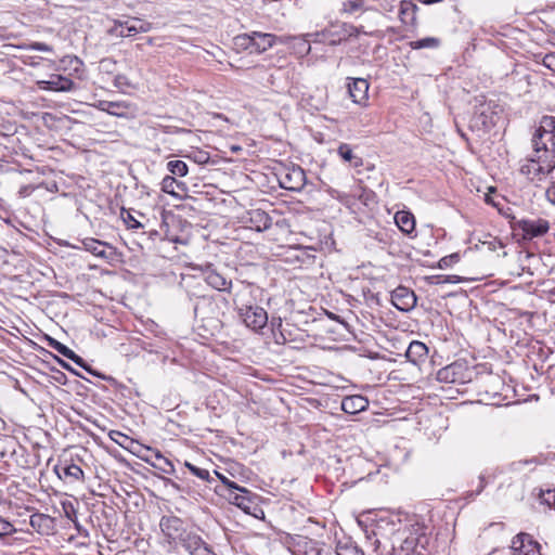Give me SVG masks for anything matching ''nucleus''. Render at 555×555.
<instances>
[{
    "instance_id": "nucleus-31",
    "label": "nucleus",
    "mask_w": 555,
    "mask_h": 555,
    "mask_svg": "<svg viewBox=\"0 0 555 555\" xmlns=\"http://www.w3.org/2000/svg\"><path fill=\"white\" fill-rule=\"evenodd\" d=\"M440 39L436 37H426L423 39L410 41L409 46L413 50H421V49H437L440 47Z\"/></svg>"
},
{
    "instance_id": "nucleus-16",
    "label": "nucleus",
    "mask_w": 555,
    "mask_h": 555,
    "mask_svg": "<svg viewBox=\"0 0 555 555\" xmlns=\"http://www.w3.org/2000/svg\"><path fill=\"white\" fill-rule=\"evenodd\" d=\"M206 283L219 292H230L232 282L218 272L211 263L203 269Z\"/></svg>"
},
{
    "instance_id": "nucleus-37",
    "label": "nucleus",
    "mask_w": 555,
    "mask_h": 555,
    "mask_svg": "<svg viewBox=\"0 0 555 555\" xmlns=\"http://www.w3.org/2000/svg\"><path fill=\"white\" fill-rule=\"evenodd\" d=\"M114 86L122 93H126L129 89L134 88V85L131 82V80L124 74H118L115 76Z\"/></svg>"
},
{
    "instance_id": "nucleus-57",
    "label": "nucleus",
    "mask_w": 555,
    "mask_h": 555,
    "mask_svg": "<svg viewBox=\"0 0 555 555\" xmlns=\"http://www.w3.org/2000/svg\"><path fill=\"white\" fill-rule=\"evenodd\" d=\"M57 361H59V363L61 364V366H62L63 369H65V370H67V371H70V372L75 373L76 375H79V374H78L76 371H74V370L72 369V366H70L68 363H66L65 361H63V360H61V359H57Z\"/></svg>"
},
{
    "instance_id": "nucleus-34",
    "label": "nucleus",
    "mask_w": 555,
    "mask_h": 555,
    "mask_svg": "<svg viewBox=\"0 0 555 555\" xmlns=\"http://www.w3.org/2000/svg\"><path fill=\"white\" fill-rule=\"evenodd\" d=\"M365 0H346L341 4L340 12L346 14H354L359 11H363Z\"/></svg>"
},
{
    "instance_id": "nucleus-39",
    "label": "nucleus",
    "mask_w": 555,
    "mask_h": 555,
    "mask_svg": "<svg viewBox=\"0 0 555 555\" xmlns=\"http://www.w3.org/2000/svg\"><path fill=\"white\" fill-rule=\"evenodd\" d=\"M460 261V255L453 253L451 255L442 257L438 262V268L448 269Z\"/></svg>"
},
{
    "instance_id": "nucleus-45",
    "label": "nucleus",
    "mask_w": 555,
    "mask_h": 555,
    "mask_svg": "<svg viewBox=\"0 0 555 555\" xmlns=\"http://www.w3.org/2000/svg\"><path fill=\"white\" fill-rule=\"evenodd\" d=\"M215 474L218 477V479L222 482V485L227 488L228 493L233 489L240 490V486L236 482L230 480L223 474H220L218 472H215Z\"/></svg>"
},
{
    "instance_id": "nucleus-28",
    "label": "nucleus",
    "mask_w": 555,
    "mask_h": 555,
    "mask_svg": "<svg viewBox=\"0 0 555 555\" xmlns=\"http://www.w3.org/2000/svg\"><path fill=\"white\" fill-rule=\"evenodd\" d=\"M162 191L165 192V193H168L172 196H177V197H181L180 195V191L181 192H184L185 191V184L181 181H178L175 177L172 176H166L163 180H162Z\"/></svg>"
},
{
    "instance_id": "nucleus-49",
    "label": "nucleus",
    "mask_w": 555,
    "mask_h": 555,
    "mask_svg": "<svg viewBox=\"0 0 555 555\" xmlns=\"http://www.w3.org/2000/svg\"><path fill=\"white\" fill-rule=\"evenodd\" d=\"M191 473L199 479L210 482V474L207 469L199 468L194 465V467L191 468Z\"/></svg>"
},
{
    "instance_id": "nucleus-52",
    "label": "nucleus",
    "mask_w": 555,
    "mask_h": 555,
    "mask_svg": "<svg viewBox=\"0 0 555 555\" xmlns=\"http://www.w3.org/2000/svg\"><path fill=\"white\" fill-rule=\"evenodd\" d=\"M122 218H124V221L126 222V224L131 228V229H139V228H142L143 225L138 221L135 220L132 215L130 212L127 211L126 216L122 214Z\"/></svg>"
},
{
    "instance_id": "nucleus-11",
    "label": "nucleus",
    "mask_w": 555,
    "mask_h": 555,
    "mask_svg": "<svg viewBox=\"0 0 555 555\" xmlns=\"http://www.w3.org/2000/svg\"><path fill=\"white\" fill-rule=\"evenodd\" d=\"M509 548L512 555H540L539 544L527 533L514 537Z\"/></svg>"
},
{
    "instance_id": "nucleus-42",
    "label": "nucleus",
    "mask_w": 555,
    "mask_h": 555,
    "mask_svg": "<svg viewBox=\"0 0 555 555\" xmlns=\"http://www.w3.org/2000/svg\"><path fill=\"white\" fill-rule=\"evenodd\" d=\"M434 279H436V284H456V283H460L462 282V278L459 276V275H455V274H450V275H437V276H434Z\"/></svg>"
},
{
    "instance_id": "nucleus-54",
    "label": "nucleus",
    "mask_w": 555,
    "mask_h": 555,
    "mask_svg": "<svg viewBox=\"0 0 555 555\" xmlns=\"http://www.w3.org/2000/svg\"><path fill=\"white\" fill-rule=\"evenodd\" d=\"M542 64L547 67L548 69L554 70L555 69V54L554 53H547L542 59Z\"/></svg>"
},
{
    "instance_id": "nucleus-21",
    "label": "nucleus",
    "mask_w": 555,
    "mask_h": 555,
    "mask_svg": "<svg viewBox=\"0 0 555 555\" xmlns=\"http://www.w3.org/2000/svg\"><path fill=\"white\" fill-rule=\"evenodd\" d=\"M369 405V400L361 396L354 395L343 399L341 410L347 414H357L364 411Z\"/></svg>"
},
{
    "instance_id": "nucleus-47",
    "label": "nucleus",
    "mask_w": 555,
    "mask_h": 555,
    "mask_svg": "<svg viewBox=\"0 0 555 555\" xmlns=\"http://www.w3.org/2000/svg\"><path fill=\"white\" fill-rule=\"evenodd\" d=\"M351 30L348 29V38L359 37L360 35L373 36L372 31H366L363 26L357 27L351 24Z\"/></svg>"
},
{
    "instance_id": "nucleus-38",
    "label": "nucleus",
    "mask_w": 555,
    "mask_h": 555,
    "mask_svg": "<svg viewBox=\"0 0 555 555\" xmlns=\"http://www.w3.org/2000/svg\"><path fill=\"white\" fill-rule=\"evenodd\" d=\"M48 345L65 358H68L70 354H73V350L70 348L54 338H49Z\"/></svg>"
},
{
    "instance_id": "nucleus-12",
    "label": "nucleus",
    "mask_w": 555,
    "mask_h": 555,
    "mask_svg": "<svg viewBox=\"0 0 555 555\" xmlns=\"http://www.w3.org/2000/svg\"><path fill=\"white\" fill-rule=\"evenodd\" d=\"M54 473L60 479H63L68 483L85 482V473L80 466L73 462L65 460L60 465H55L53 468Z\"/></svg>"
},
{
    "instance_id": "nucleus-62",
    "label": "nucleus",
    "mask_w": 555,
    "mask_h": 555,
    "mask_svg": "<svg viewBox=\"0 0 555 555\" xmlns=\"http://www.w3.org/2000/svg\"><path fill=\"white\" fill-rule=\"evenodd\" d=\"M147 43H149L150 46H152V44L154 43L153 38H147Z\"/></svg>"
},
{
    "instance_id": "nucleus-59",
    "label": "nucleus",
    "mask_w": 555,
    "mask_h": 555,
    "mask_svg": "<svg viewBox=\"0 0 555 555\" xmlns=\"http://www.w3.org/2000/svg\"><path fill=\"white\" fill-rule=\"evenodd\" d=\"M373 196L372 192H363V194L360 196V199H363L365 203Z\"/></svg>"
},
{
    "instance_id": "nucleus-60",
    "label": "nucleus",
    "mask_w": 555,
    "mask_h": 555,
    "mask_svg": "<svg viewBox=\"0 0 555 555\" xmlns=\"http://www.w3.org/2000/svg\"><path fill=\"white\" fill-rule=\"evenodd\" d=\"M418 1L423 4H433V3L441 2L442 0H418Z\"/></svg>"
},
{
    "instance_id": "nucleus-3",
    "label": "nucleus",
    "mask_w": 555,
    "mask_h": 555,
    "mask_svg": "<svg viewBox=\"0 0 555 555\" xmlns=\"http://www.w3.org/2000/svg\"><path fill=\"white\" fill-rule=\"evenodd\" d=\"M501 108L494 101H487L483 96L476 99L469 127L477 131H488L500 119Z\"/></svg>"
},
{
    "instance_id": "nucleus-58",
    "label": "nucleus",
    "mask_w": 555,
    "mask_h": 555,
    "mask_svg": "<svg viewBox=\"0 0 555 555\" xmlns=\"http://www.w3.org/2000/svg\"><path fill=\"white\" fill-rule=\"evenodd\" d=\"M298 251L300 253V255H297L296 258L300 261H304V257H309L308 253H307V248H298Z\"/></svg>"
},
{
    "instance_id": "nucleus-10",
    "label": "nucleus",
    "mask_w": 555,
    "mask_h": 555,
    "mask_svg": "<svg viewBox=\"0 0 555 555\" xmlns=\"http://www.w3.org/2000/svg\"><path fill=\"white\" fill-rule=\"evenodd\" d=\"M281 188L289 191H300L306 184V175L300 167L287 168L280 176Z\"/></svg>"
},
{
    "instance_id": "nucleus-53",
    "label": "nucleus",
    "mask_w": 555,
    "mask_h": 555,
    "mask_svg": "<svg viewBox=\"0 0 555 555\" xmlns=\"http://www.w3.org/2000/svg\"><path fill=\"white\" fill-rule=\"evenodd\" d=\"M62 506H63V509H64L65 516H66L68 519H70V520H73V521H74L73 516H75V515H76V509H75L74 504H73L72 502H63V503H62Z\"/></svg>"
},
{
    "instance_id": "nucleus-30",
    "label": "nucleus",
    "mask_w": 555,
    "mask_h": 555,
    "mask_svg": "<svg viewBox=\"0 0 555 555\" xmlns=\"http://www.w3.org/2000/svg\"><path fill=\"white\" fill-rule=\"evenodd\" d=\"M337 153L345 162L350 163V165L354 168L361 167L363 165L362 158L354 155L352 149L347 143H341L337 149Z\"/></svg>"
},
{
    "instance_id": "nucleus-50",
    "label": "nucleus",
    "mask_w": 555,
    "mask_h": 555,
    "mask_svg": "<svg viewBox=\"0 0 555 555\" xmlns=\"http://www.w3.org/2000/svg\"><path fill=\"white\" fill-rule=\"evenodd\" d=\"M135 24L137 34L139 33H147L152 29V24L149 22L141 21L139 18H133Z\"/></svg>"
},
{
    "instance_id": "nucleus-13",
    "label": "nucleus",
    "mask_w": 555,
    "mask_h": 555,
    "mask_svg": "<svg viewBox=\"0 0 555 555\" xmlns=\"http://www.w3.org/2000/svg\"><path fill=\"white\" fill-rule=\"evenodd\" d=\"M227 500L244 511L246 514H250L251 509L255 508L254 494L246 488L240 486V490H231L224 494Z\"/></svg>"
},
{
    "instance_id": "nucleus-9",
    "label": "nucleus",
    "mask_w": 555,
    "mask_h": 555,
    "mask_svg": "<svg viewBox=\"0 0 555 555\" xmlns=\"http://www.w3.org/2000/svg\"><path fill=\"white\" fill-rule=\"evenodd\" d=\"M516 227L522 231L525 240L543 236L550 230L548 221L542 218L520 219L516 221Z\"/></svg>"
},
{
    "instance_id": "nucleus-4",
    "label": "nucleus",
    "mask_w": 555,
    "mask_h": 555,
    "mask_svg": "<svg viewBox=\"0 0 555 555\" xmlns=\"http://www.w3.org/2000/svg\"><path fill=\"white\" fill-rule=\"evenodd\" d=\"M555 168V163H551L540 153L532 151L530 157L526 158L520 166V172L532 182H540L544 180Z\"/></svg>"
},
{
    "instance_id": "nucleus-32",
    "label": "nucleus",
    "mask_w": 555,
    "mask_h": 555,
    "mask_svg": "<svg viewBox=\"0 0 555 555\" xmlns=\"http://www.w3.org/2000/svg\"><path fill=\"white\" fill-rule=\"evenodd\" d=\"M233 41L237 50H248L250 53H254L253 33L237 35Z\"/></svg>"
},
{
    "instance_id": "nucleus-56",
    "label": "nucleus",
    "mask_w": 555,
    "mask_h": 555,
    "mask_svg": "<svg viewBox=\"0 0 555 555\" xmlns=\"http://www.w3.org/2000/svg\"><path fill=\"white\" fill-rule=\"evenodd\" d=\"M209 159V156L205 152H197L195 156V162L198 164H205Z\"/></svg>"
},
{
    "instance_id": "nucleus-17",
    "label": "nucleus",
    "mask_w": 555,
    "mask_h": 555,
    "mask_svg": "<svg viewBox=\"0 0 555 555\" xmlns=\"http://www.w3.org/2000/svg\"><path fill=\"white\" fill-rule=\"evenodd\" d=\"M287 39L272 34L253 31L254 53H262L275 43H286Z\"/></svg>"
},
{
    "instance_id": "nucleus-44",
    "label": "nucleus",
    "mask_w": 555,
    "mask_h": 555,
    "mask_svg": "<svg viewBox=\"0 0 555 555\" xmlns=\"http://www.w3.org/2000/svg\"><path fill=\"white\" fill-rule=\"evenodd\" d=\"M67 359L72 360L74 363L86 370L88 373L96 375L95 372L85 362V360L74 351L73 354H70Z\"/></svg>"
},
{
    "instance_id": "nucleus-23",
    "label": "nucleus",
    "mask_w": 555,
    "mask_h": 555,
    "mask_svg": "<svg viewBox=\"0 0 555 555\" xmlns=\"http://www.w3.org/2000/svg\"><path fill=\"white\" fill-rule=\"evenodd\" d=\"M108 34L121 38L135 36L137 29L133 18L115 21L114 25L108 29Z\"/></svg>"
},
{
    "instance_id": "nucleus-20",
    "label": "nucleus",
    "mask_w": 555,
    "mask_h": 555,
    "mask_svg": "<svg viewBox=\"0 0 555 555\" xmlns=\"http://www.w3.org/2000/svg\"><path fill=\"white\" fill-rule=\"evenodd\" d=\"M369 82L364 78H353L348 83V92L356 104H365L367 100Z\"/></svg>"
},
{
    "instance_id": "nucleus-14",
    "label": "nucleus",
    "mask_w": 555,
    "mask_h": 555,
    "mask_svg": "<svg viewBox=\"0 0 555 555\" xmlns=\"http://www.w3.org/2000/svg\"><path fill=\"white\" fill-rule=\"evenodd\" d=\"M416 295L405 286H398L391 293V302L400 311H410L416 306Z\"/></svg>"
},
{
    "instance_id": "nucleus-5",
    "label": "nucleus",
    "mask_w": 555,
    "mask_h": 555,
    "mask_svg": "<svg viewBox=\"0 0 555 555\" xmlns=\"http://www.w3.org/2000/svg\"><path fill=\"white\" fill-rule=\"evenodd\" d=\"M473 371L465 361H454L440 369L436 378L440 383L465 384L472 380Z\"/></svg>"
},
{
    "instance_id": "nucleus-27",
    "label": "nucleus",
    "mask_w": 555,
    "mask_h": 555,
    "mask_svg": "<svg viewBox=\"0 0 555 555\" xmlns=\"http://www.w3.org/2000/svg\"><path fill=\"white\" fill-rule=\"evenodd\" d=\"M51 524L52 519L48 515L41 513L33 514L29 519L31 528L40 534L48 533L51 529Z\"/></svg>"
},
{
    "instance_id": "nucleus-35",
    "label": "nucleus",
    "mask_w": 555,
    "mask_h": 555,
    "mask_svg": "<svg viewBox=\"0 0 555 555\" xmlns=\"http://www.w3.org/2000/svg\"><path fill=\"white\" fill-rule=\"evenodd\" d=\"M167 169L172 176L184 177L188 175V165L183 160H170L167 164Z\"/></svg>"
},
{
    "instance_id": "nucleus-25",
    "label": "nucleus",
    "mask_w": 555,
    "mask_h": 555,
    "mask_svg": "<svg viewBox=\"0 0 555 555\" xmlns=\"http://www.w3.org/2000/svg\"><path fill=\"white\" fill-rule=\"evenodd\" d=\"M249 215L250 228L258 232L266 231L272 225L271 217L260 209L253 210Z\"/></svg>"
},
{
    "instance_id": "nucleus-43",
    "label": "nucleus",
    "mask_w": 555,
    "mask_h": 555,
    "mask_svg": "<svg viewBox=\"0 0 555 555\" xmlns=\"http://www.w3.org/2000/svg\"><path fill=\"white\" fill-rule=\"evenodd\" d=\"M16 530L14 526L5 520L4 518L0 517V538L10 535L14 533Z\"/></svg>"
},
{
    "instance_id": "nucleus-8",
    "label": "nucleus",
    "mask_w": 555,
    "mask_h": 555,
    "mask_svg": "<svg viewBox=\"0 0 555 555\" xmlns=\"http://www.w3.org/2000/svg\"><path fill=\"white\" fill-rule=\"evenodd\" d=\"M176 545H181L190 555H215L206 542L193 530L188 529Z\"/></svg>"
},
{
    "instance_id": "nucleus-2",
    "label": "nucleus",
    "mask_w": 555,
    "mask_h": 555,
    "mask_svg": "<svg viewBox=\"0 0 555 555\" xmlns=\"http://www.w3.org/2000/svg\"><path fill=\"white\" fill-rule=\"evenodd\" d=\"M532 146L535 153L550 158L555 163V117L544 116L532 137Z\"/></svg>"
},
{
    "instance_id": "nucleus-33",
    "label": "nucleus",
    "mask_w": 555,
    "mask_h": 555,
    "mask_svg": "<svg viewBox=\"0 0 555 555\" xmlns=\"http://www.w3.org/2000/svg\"><path fill=\"white\" fill-rule=\"evenodd\" d=\"M141 459L146 462L147 464L152 465L153 467L166 473V474H173L175 473V466L170 460L164 456V459H160V463H156L154 461H151L149 456H141Z\"/></svg>"
},
{
    "instance_id": "nucleus-24",
    "label": "nucleus",
    "mask_w": 555,
    "mask_h": 555,
    "mask_svg": "<svg viewBox=\"0 0 555 555\" xmlns=\"http://www.w3.org/2000/svg\"><path fill=\"white\" fill-rule=\"evenodd\" d=\"M395 222L397 227L404 234H412L415 230V218L412 212L406 210H399L395 215Z\"/></svg>"
},
{
    "instance_id": "nucleus-55",
    "label": "nucleus",
    "mask_w": 555,
    "mask_h": 555,
    "mask_svg": "<svg viewBox=\"0 0 555 555\" xmlns=\"http://www.w3.org/2000/svg\"><path fill=\"white\" fill-rule=\"evenodd\" d=\"M546 197L553 204H555V181L547 188Z\"/></svg>"
},
{
    "instance_id": "nucleus-7",
    "label": "nucleus",
    "mask_w": 555,
    "mask_h": 555,
    "mask_svg": "<svg viewBox=\"0 0 555 555\" xmlns=\"http://www.w3.org/2000/svg\"><path fill=\"white\" fill-rule=\"evenodd\" d=\"M159 527L169 543H173L175 545L188 530L185 522L173 515L163 516L159 521Z\"/></svg>"
},
{
    "instance_id": "nucleus-36",
    "label": "nucleus",
    "mask_w": 555,
    "mask_h": 555,
    "mask_svg": "<svg viewBox=\"0 0 555 555\" xmlns=\"http://www.w3.org/2000/svg\"><path fill=\"white\" fill-rule=\"evenodd\" d=\"M335 555H364V552L356 544H338L336 546Z\"/></svg>"
},
{
    "instance_id": "nucleus-6",
    "label": "nucleus",
    "mask_w": 555,
    "mask_h": 555,
    "mask_svg": "<svg viewBox=\"0 0 555 555\" xmlns=\"http://www.w3.org/2000/svg\"><path fill=\"white\" fill-rule=\"evenodd\" d=\"M348 29L351 30V24L348 23H335L325 27L321 31L313 34L314 42L328 43L331 46H337L348 39Z\"/></svg>"
},
{
    "instance_id": "nucleus-1",
    "label": "nucleus",
    "mask_w": 555,
    "mask_h": 555,
    "mask_svg": "<svg viewBox=\"0 0 555 555\" xmlns=\"http://www.w3.org/2000/svg\"><path fill=\"white\" fill-rule=\"evenodd\" d=\"M251 285L245 284L236 292L233 301L244 324L253 331L258 332L267 325L268 313L262 307L251 305V302L247 300V297L251 296Z\"/></svg>"
},
{
    "instance_id": "nucleus-22",
    "label": "nucleus",
    "mask_w": 555,
    "mask_h": 555,
    "mask_svg": "<svg viewBox=\"0 0 555 555\" xmlns=\"http://www.w3.org/2000/svg\"><path fill=\"white\" fill-rule=\"evenodd\" d=\"M427 354L428 347L420 340L411 341L405 352L406 359L413 364L423 363L426 360Z\"/></svg>"
},
{
    "instance_id": "nucleus-41",
    "label": "nucleus",
    "mask_w": 555,
    "mask_h": 555,
    "mask_svg": "<svg viewBox=\"0 0 555 555\" xmlns=\"http://www.w3.org/2000/svg\"><path fill=\"white\" fill-rule=\"evenodd\" d=\"M495 472H496V469L493 470V473H490L489 469H486L483 473L480 474V476H479V485H478V488L476 490V495L480 494L481 491L486 488L489 478H494L495 477Z\"/></svg>"
},
{
    "instance_id": "nucleus-61",
    "label": "nucleus",
    "mask_w": 555,
    "mask_h": 555,
    "mask_svg": "<svg viewBox=\"0 0 555 555\" xmlns=\"http://www.w3.org/2000/svg\"><path fill=\"white\" fill-rule=\"evenodd\" d=\"M184 466L191 472V468L194 467V465L188 461L184 462Z\"/></svg>"
},
{
    "instance_id": "nucleus-48",
    "label": "nucleus",
    "mask_w": 555,
    "mask_h": 555,
    "mask_svg": "<svg viewBox=\"0 0 555 555\" xmlns=\"http://www.w3.org/2000/svg\"><path fill=\"white\" fill-rule=\"evenodd\" d=\"M144 450L146 452V454L144 456H149L151 459V461H160V459H164V455L162 454V452L157 449H154V448H151V447H144Z\"/></svg>"
},
{
    "instance_id": "nucleus-15",
    "label": "nucleus",
    "mask_w": 555,
    "mask_h": 555,
    "mask_svg": "<svg viewBox=\"0 0 555 555\" xmlns=\"http://www.w3.org/2000/svg\"><path fill=\"white\" fill-rule=\"evenodd\" d=\"M37 86L43 91H57L67 92L75 88V83L72 79L62 75H51L48 80L37 81Z\"/></svg>"
},
{
    "instance_id": "nucleus-19",
    "label": "nucleus",
    "mask_w": 555,
    "mask_h": 555,
    "mask_svg": "<svg viewBox=\"0 0 555 555\" xmlns=\"http://www.w3.org/2000/svg\"><path fill=\"white\" fill-rule=\"evenodd\" d=\"M405 532L401 533L399 537L400 544L392 545V555H415L418 548V534L410 532L408 535H404Z\"/></svg>"
},
{
    "instance_id": "nucleus-46",
    "label": "nucleus",
    "mask_w": 555,
    "mask_h": 555,
    "mask_svg": "<svg viewBox=\"0 0 555 555\" xmlns=\"http://www.w3.org/2000/svg\"><path fill=\"white\" fill-rule=\"evenodd\" d=\"M291 39L297 41L298 51L304 54H308L311 50L309 40L301 37H292Z\"/></svg>"
},
{
    "instance_id": "nucleus-40",
    "label": "nucleus",
    "mask_w": 555,
    "mask_h": 555,
    "mask_svg": "<svg viewBox=\"0 0 555 555\" xmlns=\"http://www.w3.org/2000/svg\"><path fill=\"white\" fill-rule=\"evenodd\" d=\"M116 67V61L111 57H105L100 61V72L105 74H113Z\"/></svg>"
},
{
    "instance_id": "nucleus-51",
    "label": "nucleus",
    "mask_w": 555,
    "mask_h": 555,
    "mask_svg": "<svg viewBox=\"0 0 555 555\" xmlns=\"http://www.w3.org/2000/svg\"><path fill=\"white\" fill-rule=\"evenodd\" d=\"M29 50L41 51V52H52L53 48L43 42H33L28 47Z\"/></svg>"
},
{
    "instance_id": "nucleus-29",
    "label": "nucleus",
    "mask_w": 555,
    "mask_h": 555,
    "mask_svg": "<svg viewBox=\"0 0 555 555\" xmlns=\"http://www.w3.org/2000/svg\"><path fill=\"white\" fill-rule=\"evenodd\" d=\"M98 107L109 115L121 117L126 115L128 106L124 102L100 101Z\"/></svg>"
},
{
    "instance_id": "nucleus-18",
    "label": "nucleus",
    "mask_w": 555,
    "mask_h": 555,
    "mask_svg": "<svg viewBox=\"0 0 555 555\" xmlns=\"http://www.w3.org/2000/svg\"><path fill=\"white\" fill-rule=\"evenodd\" d=\"M81 245L85 250L102 259H111L115 254L114 248L111 245L93 237L82 240Z\"/></svg>"
},
{
    "instance_id": "nucleus-26",
    "label": "nucleus",
    "mask_w": 555,
    "mask_h": 555,
    "mask_svg": "<svg viewBox=\"0 0 555 555\" xmlns=\"http://www.w3.org/2000/svg\"><path fill=\"white\" fill-rule=\"evenodd\" d=\"M417 5L412 1H401L399 18L404 25H414L416 22Z\"/></svg>"
}]
</instances>
